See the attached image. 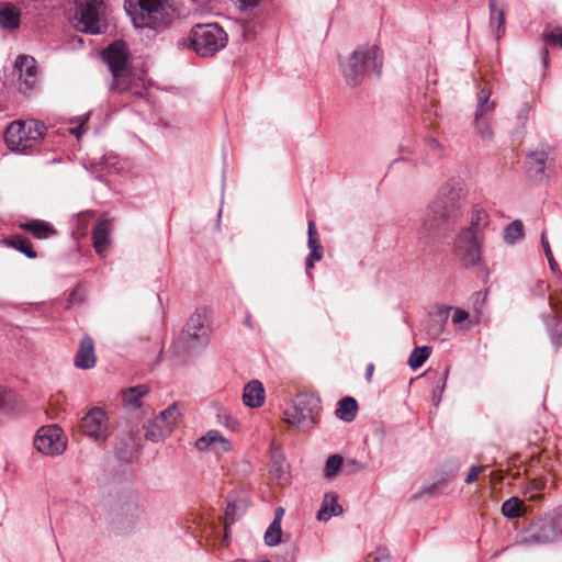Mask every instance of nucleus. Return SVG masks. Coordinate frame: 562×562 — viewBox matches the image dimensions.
Listing matches in <instances>:
<instances>
[{"label": "nucleus", "instance_id": "obj_1", "mask_svg": "<svg viewBox=\"0 0 562 562\" xmlns=\"http://www.w3.org/2000/svg\"><path fill=\"white\" fill-rule=\"evenodd\" d=\"M468 194V186L460 176H452L442 182L423 214L414 222L417 238L426 245L446 238L461 217Z\"/></svg>", "mask_w": 562, "mask_h": 562}, {"label": "nucleus", "instance_id": "obj_2", "mask_svg": "<svg viewBox=\"0 0 562 562\" xmlns=\"http://www.w3.org/2000/svg\"><path fill=\"white\" fill-rule=\"evenodd\" d=\"M89 114L64 121L59 126H46L34 119L16 120L8 125L3 140H43L54 137H74L80 139L85 133V126Z\"/></svg>", "mask_w": 562, "mask_h": 562}, {"label": "nucleus", "instance_id": "obj_3", "mask_svg": "<svg viewBox=\"0 0 562 562\" xmlns=\"http://www.w3.org/2000/svg\"><path fill=\"white\" fill-rule=\"evenodd\" d=\"M124 9L135 27L155 31L165 29L173 14L169 0H124Z\"/></svg>", "mask_w": 562, "mask_h": 562}, {"label": "nucleus", "instance_id": "obj_4", "mask_svg": "<svg viewBox=\"0 0 562 562\" xmlns=\"http://www.w3.org/2000/svg\"><path fill=\"white\" fill-rule=\"evenodd\" d=\"M383 58L378 46L363 45L356 48L341 64L342 76L350 87L359 86L367 77L379 75Z\"/></svg>", "mask_w": 562, "mask_h": 562}, {"label": "nucleus", "instance_id": "obj_5", "mask_svg": "<svg viewBox=\"0 0 562 562\" xmlns=\"http://www.w3.org/2000/svg\"><path fill=\"white\" fill-rule=\"evenodd\" d=\"M190 47L201 57H211L225 47L226 32L216 23L196 24L189 35Z\"/></svg>", "mask_w": 562, "mask_h": 562}, {"label": "nucleus", "instance_id": "obj_6", "mask_svg": "<svg viewBox=\"0 0 562 562\" xmlns=\"http://www.w3.org/2000/svg\"><path fill=\"white\" fill-rule=\"evenodd\" d=\"M527 177L537 183L543 182L549 176L548 170L554 166V148L549 143H538L528 149L524 160Z\"/></svg>", "mask_w": 562, "mask_h": 562}, {"label": "nucleus", "instance_id": "obj_7", "mask_svg": "<svg viewBox=\"0 0 562 562\" xmlns=\"http://www.w3.org/2000/svg\"><path fill=\"white\" fill-rule=\"evenodd\" d=\"M108 5L103 0H86L77 7L75 26L79 32L99 34L105 24Z\"/></svg>", "mask_w": 562, "mask_h": 562}, {"label": "nucleus", "instance_id": "obj_8", "mask_svg": "<svg viewBox=\"0 0 562 562\" xmlns=\"http://www.w3.org/2000/svg\"><path fill=\"white\" fill-rule=\"evenodd\" d=\"M102 56L114 78L112 89L117 92L132 90L131 72L126 67L127 54L124 44L115 42L109 45V47L103 50Z\"/></svg>", "mask_w": 562, "mask_h": 562}, {"label": "nucleus", "instance_id": "obj_9", "mask_svg": "<svg viewBox=\"0 0 562 562\" xmlns=\"http://www.w3.org/2000/svg\"><path fill=\"white\" fill-rule=\"evenodd\" d=\"M318 409V398L306 393L299 394L284 412L285 422L299 430L310 429L315 424Z\"/></svg>", "mask_w": 562, "mask_h": 562}, {"label": "nucleus", "instance_id": "obj_10", "mask_svg": "<svg viewBox=\"0 0 562 562\" xmlns=\"http://www.w3.org/2000/svg\"><path fill=\"white\" fill-rule=\"evenodd\" d=\"M562 537V530L551 516L539 517L518 535V543L524 546H540L557 541Z\"/></svg>", "mask_w": 562, "mask_h": 562}, {"label": "nucleus", "instance_id": "obj_11", "mask_svg": "<svg viewBox=\"0 0 562 562\" xmlns=\"http://www.w3.org/2000/svg\"><path fill=\"white\" fill-rule=\"evenodd\" d=\"M484 238L470 234L469 231H460L452 245V252L458 262L464 268H473L482 261V245Z\"/></svg>", "mask_w": 562, "mask_h": 562}, {"label": "nucleus", "instance_id": "obj_12", "mask_svg": "<svg viewBox=\"0 0 562 562\" xmlns=\"http://www.w3.org/2000/svg\"><path fill=\"white\" fill-rule=\"evenodd\" d=\"M398 153L401 160L431 166L442 158L445 148L441 143H403Z\"/></svg>", "mask_w": 562, "mask_h": 562}, {"label": "nucleus", "instance_id": "obj_13", "mask_svg": "<svg viewBox=\"0 0 562 562\" xmlns=\"http://www.w3.org/2000/svg\"><path fill=\"white\" fill-rule=\"evenodd\" d=\"M206 315L204 312L196 310L181 333V341L188 351L201 349L209 342V335L205 328Z\"/></svg>", "mask_w": 562, "mask_h": 562}, {"label": "nucleus", "instance_id": "obj_14", "mask_svg": "<svg viewBox=\"0 0 562 562\" xmlns=\"http://www.w3.org/2000/svg\"><path fill=\"white\" fill-rule=\"evenodd\" d=\"M66 439L63 429L57 425L43 426L38 429L34 447L47 456H58L66 449Z\"/></svg>", "mask_w": 562, "mask_h": 562}, {"label": "nucleus", "instance_id": "obj_15", "mask_svg": "<svg viewBox=\"0 0 562 562\" xmlns=\"http://www.w3.org/2000/svg\"><path fill=\"white\" fill-rule=\"evenodd\" d=\"M14 74L18 77L20 92H31L37 82L36 60L29 55L19 56L14 63Z\"/></svg>", "mask_w": 562, "mask_h": 562}, {"label": "nucleus", "instance_id": "obj_16", "mask_svg": "<svg viewBox=\"0 0 562 562\" xmlns=\"http://www.w3.org/2000/svg\"><path fill=\"white\" fill-rule=\"evenodd\" d=\"M491 91L482 88L477 93V104L474 113L475 128L483 139L493 137V131L485 120L495 109V102L491 101Z\"/></svg>", "mask_w": 562, "mask_h": 562}, {"label": "nucleus", "instance_id": "obj_17", "mask_svg": "<svg viewBox=\"0 0 562 562\" xmlns=\"http://www.w3.org/2000/svg\"><path fill=\"white\" fill-rule=\"evenodd\" d=\"M81 429L87 436L95 440H105L108 436V424L104 411L100 407H93L81 419Z\"/></svg>", "mask_w": 562, "mask_h": 562}, {"label": "nucleus", "instance_id": "obj_18", "mask_svg": "<svg viewBox=\"0 0 562 562\" xmlns=\"http://www.w3.org/2000/svg\"><path fill=\"white\" fill-rule=\"evenodd\" d=\"M195 447L200 451L215 450L216 453H223L231 450L229 441L224 438L217 430H210L195 441Z\"/></svg>", "mask_w": 562, "mask_h": 562}, {"label": "nucleus", "instance_id": "obj_19", "mask_svg": "<svg viewBox=\"0 0 562 562\" xmlns=\"http://www.w3.org/2000/svg\"><path fill=\"white\" fill-rule=\"evenodd\" d=\"M488 222L487 212L481 205L474 204L471 207L469 224L461 231H469L470 234L484 238Z\"/></svg>", "mask_w": 562, "mask_h": 562}, {"label": "nucleus", "instance_id": "obj_20", "mask_svg": "<svg viewBox=\"0 0 562 562\" xmlns=\"http://www.w3.org/2000/svg\"><path fill=\"white\" fill-rule=\"evenodd\" d=\"M111 223L106 220H99L92 232V243L95 252L104 257L110 244Z\"/></svg>", "mask_w": 562, "mask_h": 562}, {"label": "nucleus", "instance_id": "obj_21", "mask_svg": "<svg viewBox=\"0 0 562 562\" xmlns=\"http://www.w3.org/2000/svg\"><path fill=\"white\" fill-rule=\"evenodd\" d=\"M94 364V342L92 338L85 336L80 341L79 350L75 358V366L80 369H91Z\"/></svg>", "mask_w": 562, "mask_h": 562}, {"label": "nucleus", "instance_id": "obj_22", "mask_svg": "<svg viewBox=\"0 0 562 562\" xmlns=\"http://www.w3.org/2000/svg\"><path fill=\"white\" fill-rule=\"evenodd\" d=\"M244 404L251 408L260 407L265 402V387L259 380L249 381L243 392Z\"/></svg>", "mask_w": 562, "mask_h": 562}, {"label": "nucleus", "instance_id": "obj_23", "mask_svg": "<svg viewBox=\"0 0 562 562\" xmlns=\"http://www.w3.org/2000/svg\"><path fill=\"white\" fill-rule=\"evenodd\" d=\"M450 310V307H446L430 316L426 331L431 339H440L445 333Z\"/></svg>", "mask_w": 562, "mask_h": 562}, {"label": "nucleus", "instance_id": "obj_24", "mask_svg": "<svg viewBox=\"0 0 562 562\" xmlns=\"http://www.w3.org/2000/svg\"><path fill=\"white\" fill-rule=\"evenodd\" d=\"M21 227L37 239H48L56 235L54 226L43 220L29 221L22 224Z\"/></svg>", "mask_w": 562, "mask_h": 562}, {"label": "nucleus", "instance_id": "obj_25", "mask_svg": "<svg viewBox=\"0 0 562 562\" xmlns=\"http://www.w3.org/2000/svg\"><path fill=\"white\" fill-rule=\"evenodd\" d=\"M149 387L145 384L136 385L123 392L124 406L130 409H137L142 406L143 398L148 394Z\"/></svg>", "mask_w": 562, "mask_h": 562}, {"label": "nucleus", "instance_id": "obj_26", "mask_svg": "<svg viewBox=\"0 0 562 562\" xmlns=\"http://www.w3.org/2000/svg\"><path fill=\"white\" fill-rule=\"evenodd\" d=\"M358 411V403L356 398L351 396H346L338 402V407L336 408V416L346 423H350L356 418Z\"/></svg>", "mask_w": 562, "mask_h": 562}, {"label": "nucleus", "instance_id": "obj_27", "mask_svg": "<svg viewBox=\"0 0 562 562\" xmlns=\"http://www.w3.org/2000/svg\"><path fill=\"white\" fill-rule=\"evenodd\" d=\"M171 434L172 431L170 430V427H167L162 424V422H159L158 416H156L151 422L148 423L145 438L153 442H159Z\"/></svg>", "mask_w": 562, "mask_h": 562}, {"label": "nucleus", "instance_id": "obj_28", "mask_svg": "<svg viewBox=\"0 0 562 562\" xmlns=\"http://www.w3.org/2000/svg\"><path fill=\"white\" fill-rule=\"evenodd\" d=\"M246 512V502L241 498L229 497L225 508L226 528L233 525Z\"/></svg>", "mask_w": 562, "mask_h": 562}, {"label": "nucleus", "instance_id": "obj_29", "mask_svg": "<svg viewBox=\"0 0 562 562\" xmlns=\"http://www.w3.org/2000/svg\"><path fill=\"white\" fill-rule=\"evenodd\" d=\"M19 24V11L10 3L0 4V26L4 29H16Z\"/></svg>", "mask_w": 562, "mask_h": 562}, {"label": "nucleus", "instance_id": "obj_30", "mask_svg": "<svg viewBox=\"0 0 562 562\" xmlns=\"http://www.w3.org/2000/svg\"><path fill=\"white\" fill-rule=\"evenodd\" d=\"M182 415V409L178 402H173L166 409L161 411L158 415L159 422H162L164 425L170 427V430L173 431L178 425V420Z\"/></svg>", "mask_w": 562, "mask_h": 562}, {"label": "nucleus", "instance_id": "obj_31", "mask_svg": "<svg viewBox=\"0 0 562 562\" xmlns=\"http://www.w3.org/2000/svg\"><path fill=\"white\" fill-rule=\"evenodd\" d=\"M490 23L496 24V37L499 38L505 32V12L503 8H498L496 0L488 1Z\"/></svg>", "mask_w": 562, "mask_h": 562}, {"label": "nucleus", "instance_id": "obj_32", "mask_svg": "<svg viewBox=\"0 0 562 562\" xmlns=\"http://www.w3.org/2000/svg\"><path fill=\"white\" fill-rule=\"evenodd\" d=\"M307 235H308L307 245L311 250L307 258H310L314 261L321 260L323 257V247L319 245L318 239L316 237L317 232H316L314 221L308 222Z\"/></svg>", "mask_w": 562, "mask_h": 562}, {"label": "nucleus", "instance_id": "obj_33", "mask_svg": "<svg viewBox=\"0 0 562 562\" xmlns=\"http://www.w3.org/2000/svg\"><path fill=\"white\" fill-rule=\"evenodd\" d=\"M270 472L279 480H286L289 474V465L281 452L273 451L271 454Z\"/></svg>", "mask_w": 562, "mask_h": 562}, {"label": "nucleus", "instance_id": "obj_34", "mask_svg": "<svg viewBox=\"0 0 562 562\" xmlns=\"http://www.w3.org/2000/svg\"><path fill=\"white\" fill-rule=\"evenodd\" d=\"M524 510L525 503L518 497H510L502 505V514L508 519L520 517Z\"/></svg>", "mask_w": 562, "mask_h": 562}, {"label": "nucleus", "instance_id": "obj_35", "mask_svg": "<svg viewBox=\"0 0 562 562\" xmlns=\"http://www.w3.org/2000/svg\"><path fill=\"white\" fill-rule=\"evenodd\" d=\"M5 243L12 248L23 252L27 258H36V252L32 249L31 243L27 238L21 235H14L5 239Z\"/></svg>", "mask_w": 562, "mask_h": 562}, {"label": "nucleus", "instance_id": "obj_36", "mask_svg": "<svg viewBox=\"0 0 562 562\" xmlns=\"http://www.w3.org/2000/svg\"><path fill=\"white\" fill-rule=\"evenodd\" d=\"M546 487L547 480L544 477H535L527 483L525 494L529 495L530 499L538 501L541 498V494L546 490Z\"/></svg>", "mask_w": 562, "mask_h": 562}, {"label": "nucleus", "instance_id": "obj_37", "mask_svg": "<svg viewBox=\"0 0 562 562\" xmlns=\"http://www.w3.org/2000/svg\"><path fill=\"white\" fill-rule=\"evenodd\" d=\"M431 353V348L427 346L416 347L413 349L409 358L408 366L415 370L422 367Z\"/></svg>", "mask_w": 562, "mask_h": 562}, {"label": "nucleus", "instance_id": "obj_38", "mask_svg": "<svg viewBox=\"0 0 562 562\" xmlns=\"http://www.w3.org/2000/svg\"><path fill=\"white\" fill-rule=\"evenodd\" d=\"M342 513V507L338 504L337 497L331 496L330 505L324 504L319 510L317 512V519L318 520H328L333 516H338Z\"/></svg>", "mask_w": 562, "mask_h": 562}, {"label": "nucleus", "instance_id": "obj_39", "mask_svg": "<svg viewBox=\"0 0 562 562\" xmlns=\"http://www.w3.org/2000/svg\"><path fill=\"white\" fill-rule=\"evenodd\" d=\"M524 236V226L520 221H514L509 225L506 226L504 231V239L508 244H515L517 240L522 238Z\"/></svg>", "mask_w": 562, "mask_h": 562}, {"label": "nucleus", "instance_id": "obj_40", "mask_svg": "<svg viewBox=\"0 0 562 562\" xmlns=\"http://www.w3.org/2000/svg\"><path fill=\"white\" fill-rule=\"evenodd\" d=\"M282 530L279 522H271L267 528L263 539L268 547H276L281 542Z\"/></svg>", "mask_w": 562, "mask_h": 562}, {"label": "nucleus", "instance_id": "obj_41", "mask_svg": "<svg viewBox=\"0 0 562 562\" xmlns=\"http://www.w3.org/2000/svg\"><path fill=\"white\" fill-rule=\"evenodd\" d=\"M344 459L339 454H333L326 460L325 476L333 477L339 471L342 472Z\"/></svg>", "mask_w": 562, "mask_h": 562}, {"label": "nucleus", "instance_id": "obj_42", "mask_svg": "<svg viewBox=\"0 0 562 562\" xmlns=\"http://www.w3.org/2000/svg\"><path fill=\"white\" fill-rule=\"evenodd\" d=\"M10 153L16 155H32L36 149V143H3Z\"/></svg>", "mask_w": 562, "mask_h": 562}, {"label": "nucleus", "instance_id": "obj_43", "mask_svg": "<svg viewBox=\"0 0 562 562\" xmlns=\"http://www.w3.org/2000/svg\"><path fill=\"white\" fill-rule=\"evenodd\" d=\"M543 41L550 45L562 47V27H547L542 33Z\"/></svg>", "mask_w": 562, "mask_h": 562}, {"label": "nucleus", "instance_id": "obj_44", "mask_svg": "<svg viewBox=\"0 0 562 562\" xmlns=\"http://www.w3.org/2000/svg\"><path fill=\"white\" fill-rule=\"evenodd\" d=\"M363 469V464L356 459L344 460L342 473L351 475Z\"/></svg>", "mask_w": 562, "mask_h": 562}, {"label": "nucleus", "instance_id": "obj_45", "mask_svg": "<svg viewBox=\"0 0 562 562\" xmlns=\"http://www.w3.org/2000/svg\"><path fill=\"white\" fill-rule=\"evenodd\" d=\"M485 469H486L485 465H472L470 468L468 475L464 479V482L467 484L474 483L476 481L479 474L483 473L485 471Z\"/></svg>", "mask_w": 562, "mask_h": 562}, {"label": "nucleus", "instance_id": "obj_46", "mask_svg": "<svg viewBox=\"0 0 562 562\" xmlns=\"http://www.w3.org/2000/svg\"><path fill=\"white\" fill-rule=\"evenodd\" d=\"M372 557H373L372 562H389L391 554L386 548L381 547L375 550V552L372 554Z\"/></svg>", "mask_w": 562, "mask_h": 562}, {"label": "nucleus", "instance_id": "obj_47", "mask_svg": "<svg viewBox=\"0 0 562 562\" xmlns=\"http://www.w3.org/2000/svg\"><path fill=\"white\" fill-rule=\"evenodd\" d=\"M551 337L554 344H562V319H559L551 328Z\"/></svg>", "mask_w": 562, "mask_h": 562}, {"label": "nucleus", "instance_id": "obj_48", "mask_svg": "<svg viewBox=\"0 0 562 562\" xmlns=\"http://www.w3.org/2000/svg\"><path fill=\"white\" fill-rule=\"evenodd\" d=\"M447 379H448V372L445 371L442 376L440 378L441 385H440L439 394L434 392V395H432V402H434L435 406H438L439 403L441 402V393L443 392Z\"/></svg>", "mask_w": 562, "mask_h": 562}, {"label": "nucleus", "instance_id": "obj_49", "mask_svg": "<svg viewBox=\"0 0 562 562\" xmlns=\"http://www.w3.org/2000/svg\"><path fill=\"white\" fill-rule=\"evenodd\" d=\"M469 318V313L461 308H456L452 315L454 324H461Z\"/></svg>", "mask_w": 562, "mask_h": 562}, {"label": "nucleus", "instance_id": "obj_50", "mask_svg": "<svg viewBox=\"0 0 562 562\" xmlns=\"http://www.w3.org/2000/svg\"><path fill=\"white\" fill-rule=\"evenodd\" d=\"M541 246L543 248L546 257H551L552 250H551L550 243H549V240L547 238V232L546 231H542V233H541Z\"/></svg>", "mask_w": 562, "mask_h": 562}, {"label": "nucleus", "instance_id": "obj_51", "mask_svg": "<svg viewBox=\"0 0 562 562\" xmlns=\"http://www.w3.org/2000/svg\"><path fill=\"white\" fill-rule=\"evenodd\" d=\"M112 159H116V156H103L101 158L100 165L104 166L105 168H111L115 166V162L112 161Z\"/></svg>", "mask_w": 562, "mask_h": 562}, {"label": "nucleus", "instance_id": "obj_52", "mask_svg": "<svg viewBox=\"0 0 562 562\" xmlns=\"http://www.w3.org/2000/svg\"><path fill=\"white\" fill-rule=\"evenodd\" d=\"M283 515H284V509L282 507H277L274 510V518H273L272 522H279V525L281 526V520H282Z\"/></svg>", "mask_w": 562, "mask_h": 562}, {"label": "nucleus", "instance_id": "obj_53", "mask_svg": "<svg viewBox=\"0 0 562 562\" xmlns=\"http://www.w3.org/2000/svg\"><path fill=\"white\" fill-rule=\"evenodd\" d=\"M11 397V394L0 389V408L4 407L7 400Z\"/></svg>", "mask_w": 562, "mask_h": 562}, {"label": "nucleus", "instance_id": "obj_54", "mask_svg": "<svg viewBox=\"0 0 562 562\" xmlns=\"http://www.w3.org/2000/svg\"><path fill=\"white\" fill-rule=\"evenodd\" d=\"M549 304L553 312H558L559 310H562V306L560 307V303L552 296L549 297Z\"/></svg>", "mask_w": 562, "mask_h": 562}, {"label": "nucleus", "instance_id": "obj_55", "mask_svg": "<svg viewBox=\"0 0 562 562\" xmlns=\"http://www.w3.org/2000/svg\"><path fill=\"white\" fill-rule=\"evenodd\" d=\"M373 371H374V366L373 363H369L366 368V379L368 382L371 381V378H372V374H373Z\"/></svg>", "mask_w": 562, "mask_h": 562}, {"label": "nucleus", "instance_id": "obj_56", "mask_svg": "<svg viewBox=\"0 0 562 562\" xmlns=\"http://www.w3.org/2000/svg\"><path fill=\"white\" fill-rule=\"evenodd\" d=\"M541 59H542L543 66L547 68L548 64H549V52L547 48H542Z\"/></svg>", "mask_w": 562, "mask_h": 562}, {"label": "nucleus", "instance_id": "obj_57", "mask_svg": "<svg viewBox=\"0 0 562 562\" xmlns=\"http://www.w3.org/2000/svg\"><path fill=\"white\" fill-rule=\"evenodd\" d=\"M528 114H529V108L527 106V104H525L524 109H521V111L518 114V119L520 121L521 120H527L528 119Z\"/></svg>", "mask_w": 562, "mask_h": 562}, {"label": "nucleus", "instance_id": "obj_58", "mask_svg": "<svg viewBox=\"0 0 562 562\" xmlns=\"http://www.w3.org/2000/svg\"><path fill=\"white\" fill-rule=\"evenodd\" d=\"M548 259V262H549V266L551 268L552 271H555V267H557V262L553 258V254H551V257H547Z\"/></svg>", "mask_w": 562, "mask_h": 562}, {"label": "nucleus", "instance_id": "obj_59", "mask_svg": "<svg viewBox=\"0 0 562 562\" xmlns=\"http://www.w3.org/2000/svg\"><path fill=\"white\" fill-rule=\"evenodd\" d=\"M313 267H314V260L307 258L306 259V270H310Z\"/></svg>", "mask_w": 562, "mask_h": 562}, {"label": "nucleus", "instance_id": "obj_60", "mask_svg": "<svg viewBox=\"0 0 562 562\" xmlns=\"http://www.w3.org/2000/svg\"><path fill=\"white\" fill-rule=\"evenodd\" d=\"M225 419H226V425H227L228 427H231L232 429H234V426L237 424V422H236V420H232V424H233V425H231V424H229V417H228V416H225Z\"/></svg>", "mask_w": 562, "mask_h": 562}, {"label": "nucleus", "instance_id": "obj_61", "mask_svg": "<svg viewBox=\"0 0 562 562\" xmlns=\"http://www.w3.org/2000/svg\"><path fill=\"white\" fill-rule=\"evenodd\" d=\"M76 295H77V290H75V291H72V292L70 293V297H69V302H70V303H74V302H75V300H76Z\"/></svg>", "mask_w": 562, "mask_h": 562}, {"label": "nucleus", "instance_id": "obj_62", "mask_svg": "<svg viewBox=\"0 0 562 562\" xmlns=\"http://www.w3.org/2000/svg\"><path fill=\"white\" fill-rule=\"evenodd\" d=\"M245 323H246L248 326H250V316H247V318H246Z\"/></svg>", "mask_w": 562, "mask_h": 562}, {"label": "nucleus", "instance_id": "obj_63", "mask_svg": "<svg viewBox=\"0 0 562 562\" xmlns=\"http://www.w3.org/2000/svg\"><path fill=\"white\" fill-rule=\"evenodd\" d=\"M543 468H544V470H546L547 472H550V471H551V469H549L547 465H543Z\"/></svg>", "mask_w": 562, "mask_h": 562}, {"label": "nucleus", "instance_id": "obj_64", "mask_svg": "<svg viewBox=\"0 0 562 562\" xmlns=\"http://www.w3.org/2000/svg\"><path fill=\"white\" fill-rule=\"evenodd\" d=\"M259 562H270L269 560H260Z\"/></svg>", "mask_w": 562, "mask_h": 562}]
</instances>
